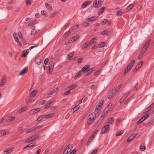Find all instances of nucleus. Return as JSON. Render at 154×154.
I'll return each mask as SVG.
<instances>
[{
	"label": "nucleus",
	"instance_id": "nucleus-1",
	"mask_svg": "<svg viewBox=\"0 0 154 154\" xmlns=\"http://www.w3.org/2000/svg\"><path fill=\"white\" fill-rule=\"evenodd\" d=\"M96 115L94 112H92L88 116L87 119V123L90 125H91L94 122Z\"/></svg>",
	"mask_w": 154,
	"mask_h": 154
},
{
	"label": "nucleus",
	"instance_id": "nucleus-2",
	"mask_svg": "<svg viewBox=\"0 0 154 154\" xmlns=\"http://www.w3.org/2000/svg\"><path fill=\"white\" fill-rule=\"evenodd\" d=\"M103 0H96L93 3V6L96 8L100 7L103 4Z\"/></svg>",
	"mask_w": 154,
	"mask_h": 154
},
{
	"label": "nucleus",
	"instance_id": "nucleus-3",
	"mask_svg": "<svg viewBox=\"0 0 154 154\" xmlns=\"http://www.w3.org/2000/svg\"><path fill=\"white\" fill-rule=\"evenodd\" d=\"M103 101L104 100H102L99 102L95 109V112L98 113L100 111V109L103 105Z\"/></svg>",
	"mask_w": 154,
	"mask_h": 154
},
{
	"label": "nucleus",
	"instance_id": "nucleus-4",
	"mask_svg": "<svg viewBox=\"0 0 154 154\" xmlns=\"http://www.w3.org/2000/svg\"><path fill=\"white\" fill-rule=\"evenodd\" d=\"M109 128V125H104L101 131V133L102 134L106 133L108 131Z\"/></svg>",
	"mask_w": 154,
	"mask_h": 154
},
{
	"label": "nucleus",
	"instance_id": "nucleus-5",
	"mask_svg": "<svg viewBox=\"0 0 154 154\" xmlns=\"http://www.w3.org/2000/svg\"><path fill=\"white\" fill-rule=\"evenodd\" d=\"M58 91V88L57 87L54 89L53 91L49 93L48 95V97H50L53 96L55 95Z\"/></svg>",
	"mask_w": 154,
	"mask_h": 154
},
{
	"label": "nucleus",
	"instance_id": "nucleus-6",
	"mask_svg": "<svg viewBox=\"0 0 154 154\" xmlns=\"http://www.w3.org/2000/svg\"><path fill=\"white\" fill-rule=\"evenodd\" d=\"M6 81V77L5 76H3L2 78L1 81L0 83V86L2 87L5 84Z\"/></svg>",
	"mask_w": 154,
	"mask_h": 154
},
{
	"label": "nucleus",
	"instance_id": "nucleus-7",
	"mask_svg": "<svg viewBox=\"0 0 154 154\" xmlns=\"http://www.w3.org/2000/svg\"><path fill=\"white\" fill-rule=\"evenodd\" d=\"M137 135V134L135 133L133 135H131L127 139V142L128 143L131 142L134 139Z\"/></svg>",
	"mask_w": 154,
	"mask_h": 154
},
{
	"label": "nucleus",
	"instance_id": "nucleus-8",
	"mask_svg": "<svg viewBox=\"0 0 154 154\" xmlns=\"http://www.w3.org/2000/svg\"><path fill=\"white\" fill-rule=\"evenodd\" d=\"M13 148H11L8 149H6L2 152V154H9L11 153L14 150Z\"/></svg>",
	"mask_w": 154,
	"mask_h": 154
},
{
	"label": "nucleus",
	"instance_id": "nucleus-9",
	"mask_svg": "<svg viewBox=\"0 0 154 154\" xmlns=\"http://www.w3.org/2000/svg\"><path fill=\"white\" fill-rule=\"evenodd\" d=\"M97 19V17L95 16H92L90 17H89L86 19V20L88 22H91V21H94L96 20Z\"/></svg>",
	"mask_w": 154,
	"mask_h": 154
},
{
	"label": "nucleus",
	"instance_id": "nucleus-10",
	"mask_svg": "<svg viewBox=\"0 0 154 154\" xmlns=\"http://www.w3.org/2000/svg\"><path fill=\"white\" fill-rule=\"evenodd\" d=\"M90 68V66L89 65H86L82 67L81 71H82L83 73L85 72H87V71L88 69H89Z\"/></svg>",
	"mask_w": 154,
	"mask_h": 154
},
{
	"label": "nucleus",
	"instance_id": "nucleus-11",
	"mask_svg": "<svg viewBox=\"0 0 154 154\" xmlns=\"http://www.w3.org/2000/svg\"><path fill=\"white\" fill-rule=\"evenodd\" d=\"M129 94V92L126 93L125 95H124L119 100L120 103H121L124 101L126 98L128 96Z\"/></svg>",
	"mask_w": 154,
	"mask_h": 154
},
{
	"label": "nucleus",
	"instance_id": "nucleus-12",
	"mask_svg": "<svg viewBox=\"0 0 154 154\" xmlns=\"http://www.w3.org/2000/svg\"><path fill=\"white\" fill-rule=\"evenodd\" d=\"M28 69L25 67L19 73V75H23L25 74L27 72Z\"/></svg>",
	"mask_w": 154,
	"mask_h": 154
},
{
	"label": "nucleus",
	"instance_id": "nucleus-13",
	"mask_svg": "<svg viewBox=\"0 0 154 154\" xmlns=\"http://www.w3.org/2000/svg\"><path fill=\"white\" fill-rule=\"evenodd\" d=\"M114 121V119L113 117H110L107 120V123L109 125L112 124Z\"/></svg>",
	"mask_w": 154,
	"mask_h": 154
},
{
	"label": "nucleus",
	"instance_id": "nucleus-14",
	"mask_svg": "<svg viewBox=\"0 0 154 154\" xmlns=\"http://www.w3.org/2000/svg\"><path fill=\"white\" fill-rule=\"evenodd\" d=\"M54 101H50L48 103L46 104L45 106L44 109H47L50 107L51 105L54 103Z\"/></svg>",
	"mask_w": 154,
	"mask_h": 154
},
{
	"label": "nucleus",
	"instance_id": "nucleus-15",
	"mask_svg": "<svg viewBox=\"0 0 154 154\" xmlns=\"http://www.w3.org/2000/svg\"><path fill=\"white\" fill-rule=\"evenodd\" d=\"M94 70V67H93L91 68L88 69L87 71V72H86L85 74V75H87L91 73Z\"/></svg>",
	"mask_w": 154,
	"mask_h": 154
},
{
	"label": "nucleus",
	"instance_id": "nucleus-16",
	"mask_svg": "<svg viewBox=\"0 0 154 154\" xmlns=\"http://www.w3.org/2000/svg\"><path fill=\"white\" fill-rule=\"evenodd\" d=\"M154 122V116H152L151 117V118L149 119V121L146 122V125H149L152 124Z\"/></svg>",
	"mask_w": 154,
	"mask_h": 154
},
{
	"label": "nucleus",
	"instance_id": "nucleus-17",
	"mask_svg": "<svg viewBox=\"0 0 154 154\" xmlns=\"http://www.w3.org/2000/svg\"><path fill=\"white\" fill-rule=\"evenodd\" d=\"M91 2V1H85L82 5L81 8H84L86 6L90 4Z\"/></svg>",
	"mask_w": 154,
	"mask_h": 154
},
{
	"label": "nucleus",
	"instance_id": "nucleus-18",
	"mask_svg": "<svg viewBox=\"0 0 154 154\" xmlns=\"http://www.w3.org/2000/svg\"><path fill=\"white\" fill-rule=\"evenodd\" d=\"M83 73L82 72V71L80 70L75 75L74 77V79L75 80H76L78 78H79L80 76L82 75Z\"/></svg>",
	"mask_w": 154,
	"mask_h": 154
},
{
	"label": "nucleus",
	"instance_id": "nucleus-19",
	"mask_svg": "<svg viewBox=\"0 0 154 154\" xmlns=\"http://www.w3.org/2000/svg\"><path fill=\"white\" fill-rule=\"evenodd\" d=\"M15 118L14 116H9L8 117V119H7L5 121L8 122H10L11 121H12L15 119Z\"/></svg>",
	"mask_w": 154,
	"mask_h": 154
},
{
	"label": "nucleus",
	"instance_id": "nucleus-20",
	"mask_svg": "<svg viewBox=\"0 0 154 154\" xmlns=\"http://www.w3.org/2000/svg\"><path fill=\"white\" fill-rule=\"evenodd\" d=\"M79 36H76L73 37L69 41V43H72L79 38Z\"/></svg>",
	"mask_w": 154,
	"mask_h": 154
},
{
	"label": "nucleus",
	"instance_id": "nucleus-21",
	"mask_svg": "<svg viewBox=\"0 0 154 154\" xmlns=\"http://www.w3.org/2000/svg\"><path fill=\"white\" fill-rule=\"evenodd\" d=\"M40 110V108H37L34 109H33L31 110L30 112V113L31 114H33L39 112Z\"/></svg>",
	"mask_w": 154,
	"mask_h": 154
},
{
	"label": "nucleus",
	"instance_id": "nucleus-22",
	"mask_svg": "<svg viewBox=\"0 0 154 154\" xmlns=\"http://www.w3.org/2000/svg\"><path fill=\"white\" fill-rule=\"evenodd\" d=\"M105 9L106 8L105 7H103L100 8L97 11L98 14H101L104 12Z\"/></svg>",
	"mask_w": 154,
	"mask_h": 154
},
{
	"label": "nucleus",
	"instance_id": "nucleus-23",
	"mask_svg": "<svg viewBox=\"0 0 154 154\" xmlns=\"http://www.w3.org/2000/svg\"><path fill=\"white\" fill-rule=\"evenodd\" d=\"M80 107V106L79 105H77L76 106L71 109V112L72 111V113H73L77 110H78Z\"/></svg>",
	"mask_w": 154,
	"mask_h": 154
},
{
	"label": "nucleus",
	"instance_id": "nucleus-24",
	"mask_svg": "<svg viewBox=\"0 0 154 154\" xmlns=\"http://www.w3.org/2000/svg\"><path fill=\"white\" fill-rule=\"evenodd\" d=\"M29 50L28 49L24 50L23 51V53H22L21 57H25L29 53Z\"/></svg>",
	"mask_w": 154,
	"mask_h": 154
},
{
	"label": "nucleus",
	"instance_id": "nucleus-25",
	"mask_svg": "<svg viewBox=\"0 0 154 154\" xmlns=\"http://www.w3.org/2000/svg\"><path fill=\"white\" fill-rule=\"evenodd\" d=\"M96 43V39L95 37H94L92 38L91 40L88 43L89 45H91L94 44Z\"/></svg>",
	"mask_w": 154,
	"mask_h": 154
},
{
	"label": "nucleus",
	"instance_id": "nucleus-26",
	"mask_svg": "<svg viewBox=\"0 0 154 154\" xmlns=\"http://www.w3.org/2000/svg\"><path fill=\"white\" fill-rule=\"evenodd\" d=\"M140 150L141 151H143L146 149V146L143 143H141L139 147Z\"/></svg>",
	"mask_w": 154,
	"mask_h": 154
},
{
	"label": "nucleus",
	"instance_id": "nucleus-27",
	"mask_svg": "<svg viewBox=\"0 0 154 154\" xmlns=\"http://www.w3.org/2000/svg\"><path fill=\"white\" fill-rule=\"evenodd\" d=\"M35 62L38 65H39L41 62V59L39 57H37L35 59Z\"/></svg>",
	"mask_w": 154,
	"mask_h": 154
},
{
	"label": "nucleus",
	"instance_id": "nucleus-28",
	"mask_svg": "<svg viewBox=\"0 0 154 154\" xmlns=\"http://www.w3.org/2000/svg\"><path fill=\"white\" fill-rule=\"evenodd\" d=\"M37 92V91L35 90H33L30 93V97H32L35 96Z\"/></svg>",
	"mask_w": 154,
	"mask_h": 154
},
{
	"label": "nucleus",
	"instance_id": "nucleus-29",
	"mask_svg": "<svg viewBox=\"0 0 154 154\" xmlns=\"http://www.w3.org/2000/svg\"><path fill=\"white\" fill-rule=\"evenodd\" d=\"M36 131L35 127H33L26 131V133L27 134L31 132L32 131Z\"/></svg>",
	"mask_w": 154,
	"mask_h": 154
},
{
	"label": "nucleus",
	"instance_id": "nucleus-30",
	"mask_svg": "<svg viewBox=\"0 0 154 154\" xmlns=\"http://www.w3.org/2000/svg\"><path fill=\"white\" fill-rule=\"evenodd\" d=\"M134 62L135 60H133L129 64L128 66L131 69L134 64Z\"/></svg>",
	"mask_w": 154,
	"mask_h": 154
},
{
	"label": "nucleus",
	"instance_id": "nucleus-31",
	"mask_svg": "<svg viewBox=\"0 0 154 154\" xmlns=\"http://www.w3.org/2000/svg\"><path fill=\"white\" fill-rule=\"evenodd\" d=\"M141 66L140 64H138L136 66L135 68L133 70V72H135Z\"/></svg>",
	"mask_w": 154,
	"mask_h": 154
},
{
	"label": "nucleus",
	"instance_id": "nucleus-32",
	"mask_svg": "<svg viewBox=\"0 0 154 154\" xmlns=\"http://www.w3.org/2000/svg\"><path fill=\"white\" fill-rule=\"evenodd\" d=\"M151 42V40H149L146 43L145 45L144 46V48H145L146 49H147V48L149 45L150 43Z\"/></svg>",
	"mask_w": 154,
	"mask_h": 154
},
{
	"label": "nucleus",
	"instance_id": "nucleus-33",
	"mask_svg": "<svg viewBox=\"0 0 154 154\" xmlns=\"http://www.w3.org/2000/svg\"><path fill=\"white\" fill-rule=\"evenodd\" d=\"M35 143H32L29 144L28 145L26 146L25 147H24L23 149H24L25 148H26L28 147H31L34 146L35 145Z\"/></svg>",
	"mask_w": 154,
	"mask_h": 154
},
{
	"label": "nucleus",
	"instance_id": "nucleus-34",
	"mask_svg": "<svg viewBox=\"0 0 154 154\" xmlns=\"http://www.w3.org/2000/svg\"><path fill=\"white\" fill-rule=\"evenodd\" d=\"M54 63L53 61H50L49 63V68H53Z\"/></svg>",
	"mask_w": 154,
	"mask_h": 154
},
{
	"label": "nucleus",
	"instance_id": "nucleus-35",
	"mask_svg": "<svg viewBox=\"0 0 154 154\" xmlns=\"http://www.w3.org/2000/svg\"><path fill=\"white\" fill-rule=\"evenodd\" d=\"M34 140L33 138L32 137H31L27 139L25 143H30L33 141Z\"/></svg>",
	"mask_w": 154,
	"mask_h": 154
},
{
	"label": "nucleus",
	"instance_id": "nucleus-36",
	"mask_svg": "<svg viewBox=\"0 0 154 154\" xmlns=\"http://www.w3.org/2000/svg\"><path fill=\"white\" fill-rule=\"evenodd\" d=\"M70 31H68L63 35V38H66L70 34Z\"/></svg>",
	"mask_w": 154,
	"mask_h": 154
},
{
	"label": "nucleus",
	"instance_id": "nucleus-37",
	"mask_svg": "<svg viewBox=\"0 0 154 154\" xmlns=\"http://www.w3.org/2000/svg\"><path fill=\"white\" fill-rule=\"evenodd\" d=\"M66 149H68V150H70V151L73 148V145L72 144H70L66 147Z\"/></svg>",
	"mask_w": 154,
	"mask_h": 154
},
{
	"label": "nucleus",
	"instance_id": "nucleus-38",
	"mask_svg": "<svg viewBox=\"0 0 154 154\" xmlns=\"http://www.w3.org/2000/svg\"><path fill=\"white\" fill-rule=\"evenodd\" d=\"M116 93V92L115 91H113L109 96L108 97L109 99H110L111 98H112L115 95Z\"/></svg>",
	"mask_w": 154,
	"mask_h": 154
},
{
	"label": "nucleus",
	"instance_id": "nucleus-39",
	"mask_svg": "<svg viewBox=\"0 0 154 154\" xmlns=\"http://www.w3.org/2000/svg\"><path fill=\"white\" fill-rule=\"evenodd\" d=\"M76 87L77 85L76 84H73L70 86L69 87H68L67 88H69V90H72L74 89Z\"/></svg>",
	"mask_w": 154,
	"mask_h": 154
},
{
	"label": "nucleus",
	"instance_id": "nucleus-40",
	"mask_svg": "<svg viewBox=\"0 0 154 154\" xmlns=\"http://www.w3.org/2000/svg\"><path fill=\"white\" fill-rule=\"evenodd\" d=\"M13 37L15 40V41H17L19 40L18 38V35L16 32H14L13 34Z\"/></svg>",
	"mask_w": 154,
	"mask_h": 154
},
{
	"label": "nucleus",
	"instance_id": "nucleus-41",
	"mask_svg": "<svg viewBox=\"0 0 154 154\" xmlns=\"http://www.w3.org/2000/svg\"><path fill=\"white\" fill-rule=\"evenodd\" d=\"M124 133V131L123 130H121L117 132L116 134V136H118L121 135L122 134Z\"/></svg>",
	"mask_w": 154,
	"mask_h": 154
},
{
	"label": "nucleus",
	"instance_id": "nucleus-42",
	"mask_svg": "<svg viewBox=\"0 0 154 154\" xmlns=\"http://www.w3.org/2000/svg\"><path fill=\"white\" fill-rule=\"evenodd\" d=\"M131 68L127 66L124 71V74H126L131 70Z\"/></svg>",
	"mask_w": 154,
	"mask_h": 154
},
{
	"label": "nucleus",
	"instance_id": "nucleus-43",
	"mask_svg": "<svg viewBox=\"0 0 154 154\" xmlns=\"http://www.w3.org/2000/svg\"><path fill=\"white\" fill-rule=\"evenodd\" d=\"M37 33V31L35 30L34 28L31 30L30 35H35V34H36Z\"/></svg>",
	"mask_w": 154,
	"mask_h": 154
},
{
	"label": "nucleus",
	"instance_id": "nucleus-44",
	"mask_svg": "<svg viewBox=\"0 0 154 154\" xmlns=\"http://www.w3.org/2000/svg\"><path fill=\"white\" fill-rule=\"evenodd\" d=\"M74 54V53L73 52H72L69 54L68 55V56H69L68 60H71V58L72 57Z\"/></svg>",
	"mask_w": 154,
	"mask_h": 154
},
{
	"label": "nucleus",
	"instance_id": "nucleus-45",
	"mask_svg": "<svg viewBox=\"0 0 154 154\" xmlns=\"http://www.w3.org/2000/svg\"><path fill=\"white\" fill-rule=\"evenodd\" d=\"M66 89H67V91L64 93V95H68L71 92L70 90L69 89V88L67 87Z\"/></svg>",
	"mask_w": 154,
	"mask_h": 154
},
{
	"label": "nucleus",
	"instance_id": "nucleus-46",
	"mask_svg": "<svg viewBox=\"0 0 154 154\" xmlns=\"http://www.w3.org/2000/svg\"><path fill=\"white\" fill-rule=\"evenodd\" d=\"M45 6L49 10H52V8L48 3H45Z\"/></svg>",
	"mask_w": 154,
	"mask_h": 154
},
{
	"label": "nucleus",
	"instance_id": "nucleus-47",
	"mask_svg": "<svg viewBox=\"0 0 154 154\" xmlns=\"http://www.w3.org/2000/svg\"><path fill=\"white\" fill-rule=\"evenodd\" d=\"M44 117V115H42L39 116L37 119V121L38 122H39L41 121Z\"/></svg>",
	"mask_w": 154,
	"mask_h": 154
},
{
	"label": "nucleus",
	"instance_id": "nucleus-48",
	"mask_svg": "<svg viewBox=\"0 0 154 154\" xmlns=\"http://www.w3.org/2000/svg\"><path fill=\"white\" fill-rule=\"evenodd\" d=\"M54 114L53 113H51L48 114L45 117V119H48L51 117L53 116H54Z\"/></svg>",
	"mask_w": 154,
	"mask_h": 154
},
{
	"label": "nucleus",
	"instance_id": "nucleus-49",
	"mask_svg": "<svg viewBox=\"0 0 154 154\" xmlns=\"http://www.w3.org/2000/svg\"><path fill=\"white\" fill-rule=\"evenodd\" d=\"M88 45H89V44H88V43H87V42L85 44H83L81 48L82 49H85L88 47Z\"/></svg>",
	"mask_w": 154,
	"mask_h": 154
},
{
	"label": "nucleus",
	"instance_id": "nucleus-50",
	"mask_svg": "<svg viewBox=\"0 0 154 154\" xmlns=\"http://www.w3.org/2000/svg\"><path fill=\"white\" fill-rule=\"evenodd\" d=\"M144 120L143 119V117H141L137 122V125H139L141 123L143 122Z\"/></svg>",
	"mask_w": 154,
	"mask_h": 154
},
{
	"label": "nucleus",
	"instance_id": "nucleus-51",
	"mask_svg": "<svg viewBox=\"0 0 154 154\" xmlns=\"http://www.w3.org/2000/svg\"><path fill=\"white\" fill-rule=\"evenodd\" d=\"M112 105V103H109L107 106L106 107V109H107L108 110H109V109L111 108Z\"/></svg>",
	"mask_w": 154,
	"mask_h": 154
},
{
	"label": "nucleus",
	"instance_id": "nucleus-52",
	"mask_svg": "<svg viewBox=\"0 0 154 154\" xmlns=\"http://www.w3.org/2000/svg\"><path fill=\"white\" fill-rule=\"evenodd\" d=\"M134 6V5L133 4H131L128 7H127L126 8V9H128V10H130Z\"/></svg>",
	"mask_w": 154,
	"mask_h": 154
},
{
	"label": "nucleus",
	"instance_id": "nucleus-53",
	"mask_svg": "<svg viewBox=\"0 0 154 154\" xmlns=\"http://www.w3.org/2000/svg\"><path fill=\"white\" fill-rule=\"evenodd\" d=\"M108 22V20L107 19H104L100 23V24L103 25L106 24Z\"/></svg>",
	"mask_w": 154,
	"mask_h": 154
},
{
	"label": "nucleus",
	"instance_id": "nucleus-54",
	"mask_svg": "<svg viewBox=\"0 0 154 154\" xmlns=\"http://www.w3.org/2000/svg\"><path fill=\"white\" fill-rule=\"evenodd\" d=\"M6 134V132L4 130L0 131V137Z\"/></svg>",
	"mask_w": 154,
	"mask_h": 154
},
{
	"label": "nucleus",
	"instance_id": "nucleus-55",
	"mask_svg": "<svg viewBox=\"0 0 154 154\" xmlns=\"http://www.w3.org/2000/svg\"><path fill=\"white\" fill-rule=\"evenodd\" d=\"M122 10L121 9H120L119 10H118L117 12L116 15L117 16H119L122 13Z\"/></svg>",
	"mask_w": 154,
	"mask_h": 154
},
{
	"label": "nucleus",
	"instance_id": "nucleus-56",
	"mask_svg": "<svg viewBox=\"0 0 154 154\" xmlns=\"http://www.w3.org/2000/svg\"><path fill=\"white\" fill-rule=\"evenodd\" d=\"M43 126V125H41L39 126H37L36 127H35V131L36 130H39L40 128H42Z\"/></svg>",
	"mask_w": 154,
	"mask_h": 154
},
{
	"label": "nucleus",
	"instance_id": "nucleus-57",
	"mask_svg": "<svg viewBox=\"0 0 154 154\" xmlns=\"http://www.w3.org/2000/svg\"><path fill=\"white\" fill-rule=\"evenodd\" d=\"M90 23L88 22H84L82 24V26L83 27H86L89 25Z\"/></svg>",
	"mask_w": 154,
	"mask_h": 154
},
{
	"label": "nucleus",
	"instance_id": "nucleus-58",
	"mask_svg": "<svg viewBox=\"0 0 154 154\" xmlns=\"http://www.w3.org/2000/svg\"><path fill=\"white\" fill-rule=\"evenodd\" d=\"M69 152H70V150H68V149H66V148L63 152V154H67Z\"/></svg>",
	"mask_w": 154,
	"mask_h": 154
},
{
	"label": "nucleus",
	"instance_id": "nucleus-59",
	"mask_svg": "<svg viewBox=\"0 0 154 154\" xmlns=\"http://www.w3.org/2000/svg\"><path fill=\"white\" fill-rule=\"evenodd\" d=\"M46 11L45 10H43L41 11V14L43 15L45 17H47L48 16V15L46 14Z\"/></svg>",
	"mask_w": 154,
	"mask_h": 154
},
{
	"label": "nucleus",
	"instance_id": "nucleus-60",
	"mask_svg": "<svg viewBox=\"0 0 154 154\" xmlns=\"http://www.w3.org/2000/svg\"><path fill=\"white\" fill-rule=\"evenodd\" d=\"M121 85H120L119 86H118L117 87H116V88L115 89V91L116 92L117 91H118V90L119 89L121 88Z\"/></svg>",
	"mask_w": 154,
	"mask_h": 154
},
{
	"label": "nucleus",
	"instance_id": "nucleus-61",
	"mask_svg": "<svg viewBox=\"0 0 154 154\" xmlns=\"http://www.w3.org/2000/svg\"><path fill=\"white\" fill-rule=\"evenodd\" d=\"M106 43L105 42H102L100 43V47L102 48L104 47L106 45Z\"/></svg>",
	"mask_w": 154,
	"mask_h": 154
},
{
	"label": "nucleus",
	"instance_id": "nucleus-62",
	"mask_svg": "<svg viewBox=\"0 0 154 154\" xmlns=\"http://www.w3.org/2000/svg\"><path fill=\"white\" fill-rule=\"evenodd\" d=\"M32 0H26V3L27 5H29L31 4V1Z\"/></svg>",
	"mask_w": 154,
	"mask_h": 154
},
{
	"label": "nucleus",
	"instance_id": "nucleus-63",
	"mask_svg": "<svg viewBox=\"0 0 154 154\" xmlns=\"http://www.w3.org/2000/svg\"><path fill=\"white\" fill-rule=\"evenodd\" d=\"M107 32V30H104L102 32L101 34L102 35H105L108 34Z\"/></svg>",
	"mask_w": 154,
	"mask_h": 154
},
{
	"label": "nucleus",
	"instance_id": "nucleus-64",
	"mask_svg": "<svg viewBox=\"0 0 154 154\" xmlns=\"http://www.w3.org/2000/svg\"><path fill=\"white\" fill-rule=\"evenodd\" d=\"M26 109V107H22L19 110V112H23L25 111Z\"/></svg>",
	"mask_w": 154,
	"mask_h": 154
}]
</instances>
